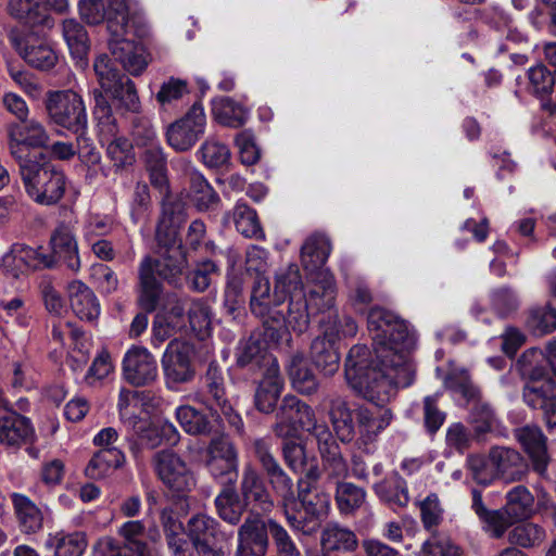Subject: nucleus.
<instances>
[{
  "label": "nucleus",
  "instance_id": "obj_1",
  "mask_svg": "<svg viewBox=\"0 0 556 556\" xmlns=\"http://www.w3.org/2000/svg\"><path fill=\"white\" fill-rule=\"evenodd\" d=\"M104 5L111 53L128 73L140 75L148 65L144 49L127 36H144V25H137L136 16L129 13L127 0H106Z\"/></svg>",
  "mask_w": 556,
  "mask_h": 556
},
{
  "label": "nucleus",
  "instance_id": "obj_2",
  "mask_svg": "<svg viewBox=\"0 0 556 556\" xmlns=\"http://www.w3.org/2000/svg\"><path fill=\"white\" fill-rule=\"evenodd\" d=\"M413 380V367L396 366L390 362L378 359L376 367L351 383L370 405H387L396 394L399 388L408 387Z\"/></svg>",
  "mask_w": 556,
  "mask_h": 556
},
{
  "label": "nucleus",
  "instance_id": "obj_3",
  "mask_svg": "<svg viewBox=\"0 0 556 556\" xmlns=\"http://www.w3.org/2000/svg\"><path fill=\"white\" fill-rule=\"evenodd\" d=\"M45 109L52 125L66 129L76 136V141L88 143V117L83 97L72 89L48 91Z\"/></svg>",
  "mask_w": 556,
  "mask_h": 556
},
{
  "label": "nucleus",
  "instance_id": "obj_4",
  "mask_svg": "<svg viewBox=\"0 0 556 556\" xmlns=\"http://www.w3.org/2000/svg\"><path fill=\"white\" fill-rule=\"evenodd\" d=\"M20 176L26 194L37 204L53 205L65 192L66 178L63 172L35 160L18 164Z\"/></svg>",
  "mask_w": 556,
  "mask_h": 556
},
{
  "label": "nucleus",
  "instance_id": "obj_5",
  "mask_svg": "<svg viewBox=\"0 0 556 556\" xmlns=\"http://www.w3.org/2000/svg\"><path fill=\"white\" fill-rule=\"evenodd\" d=\"M275 417L276 421L271 426V430L276 437L281 439L292 438L299 430H303L316 440L321 435L320 433L330 429L326 422L317 420L315 410L311 405L293 394H287L282 397Z\"/></svg>",
  "mask_w": 556,
  "mask_h": 556
},
{
  "label": "nucleus",
  "instance_id": "obj_6",
  "mask_svg": "<svg viewBox=\"0 0 556 556\" xmlns=\"http://www.w3.org/2000/svg\"><path fill=\"white\" fill-rule=\"evenodd\" d=\"M93 115L98 123L100 140L106 143L109 157L118 167L131 165L135 161L132 144L125 137L117 136L118 127L112 108L101 91L94 90Z\"/></svg>",
  "mask_w": 556,
  "mask_h": 556
},
{
  "label": "nucleus",
  "instance_id": "obj_7",
  "mask_svg": "<svg viewBox=\"0 0 556 556\" xmlns=\"http://www.w3.org/2000/svg\"><path fill=\"white\" fill-rule=\"evenodd\" d=\"M334 304V287L331 280L315 285L308 298L304 292H296L289 301L286 325L298 333H303L309 325V317L317 312L330 309Z\"/></svg>",
  "mask_w": 556,
  "mask_h": 556
},
{
  "label": "nucleus",
  "instance_id": "obj_8",
  "mask_svg": "<svg viewBox=\"0 0 556 556\" xmlns=\"http://www.w3.org/2000/svg\"><path fill=\"white\" fill-rule=\"evenodd\" d=\"M179 226L176 223L159 220L155 240L160 257L153 260L157 276L173 281L182 274L187 264L185 250L179 238Z\"/></svg>",
  "mask_w": 556,
  "mask_h": 556
},
{
  "label": "nucleus",
  "instance_id": "obj_9",
  "mask_svg": "<svg viewBox=\"0 0 556 556\" xmlns=\"http://www.w3.org/2000/svg\"><path fill=\"white\" fill-rule=\"evenodd\" d=\"M393 413L384 404L361 405L355 409V445L366 454L377 448L379 435L391 425Z\"/></svg>",
  "mask_w": 556,
  "mask_h": 556
},
{
  "label": "nucleus",
  "instance_id": "obj_10",
  "mask_svg": "<svg viewBox=\"0 0 556 556\" xmlns=\"http://www.w3.org/2000/svg\"><path fill=\"white\" fill-rule=\"evenodd\" d=\"M151 465L156 477L173 493L185 494L195 486L193 472L173 450L164 448L153 454Z\"/></svg>",
  "mask_w": 556,
  "mask_h": 556
},
{
  "label": "nucleus",
  "instance_id": "obj_11",
  "mask_svg": "<svg viewBox=\"0 0 556 556\" xmlns=\"http://www.w3.org/2000/svg\"><path fill=\"white\" fill-rule=\"evenodd\" d=\"M271 448L273 444L269 438L255 439L252 443L254 457L267 476L271 488L280 496L282 507L292 509L291 505L298 501L293 490V481L280 466Z\"/></svg>",
  "mask_w": 556,
  "mask_h": 556
},
{
  "label": "nucleus",
  "instance_id": "obj_12",
  "mask_svg": "<svg viewBox=\"0 0 556 556\" xmlns=\"http://www.w3.org/2000/svg\"><path fill=\"white\" fill-rule=\"evenodd\" d=\"M8 147L11 156L17 165L28 157L29 149L42 148L49 142V135L45 126L35 118L26 117L7 125Z\"/></svg>",
  "mask_w": 556,
  "mask_h": 556
},
{
  "label": "nucleus",
  "instance_id": "obj_13",
  "mask_svg": "<svg viewBox=\"0 0 556 556\" xmlns=\"http://www.w3.org/2000/svg\"><path fill=\"white\" fill-rule=\"evenodd\" d=\"M193 356L194 349L190 343L178 339H174L168 343L163 353L161 364L166 386L169 389L193 380L195 376V368L192 362Z\"/></svg>",
  "mask_w": 556,
  "mask_h": 556
},
{
  "label": "nucleus",
  "instance_id": "obj_14",
  "mask_svg": "<svg viewBox=\"0 0 556 556\" xmlns=\"http://www.w3.org/2000/svg\"><path fill=\"white\" fill-rule=\"evenodd\" d=\"M9 41L17 54L33 68L48 72L59 62V54L51 43L35 33L11 31Z\"/></svg>",
  "mask_w": 556,
  "mask_h": 556
},
{
  "label": "nucleus",
  "instance_id": "obj_15",
  "mask_svg": "<svg viewBox=\"0 0 556 556\" xmlns=\"http://www.w3.org/2000/svg\"><path fill=\"white\" fill-rule=\"evenodd\" d=\"M205 126L204 109L194 103L182 117L168 125L166 141L177 152L188 151L204 134Z\"/></svg>",
  "mask_w": 556,
  "mask_h": 556
},
{
  "label": "nucleus",
  "instance_id": "obj_16",
  "mask_svg": "<svg viewBox=\"0 0 556 556\" xmlns=\"http://www.w3.org/2000/svg\"><path fill=\"white\" fill-rule=\"evenodd\" d=\"M238 453L226 435L213 438L205 452V467L222 483L233 482L238 476Z\"/></svg>",
  "mask_w": 556,
  "mask_h": 556
},
{
  "label": "nucleus",
  "instance_id": "obj_17",
  "mask_svg": "<svg viewBox=\"0 0 556 556\" xmlns=\"http://www.w3.org/2000/svg\"><path fill=\"white\" fill-rule=\"evenodd\" d=\"M205 390L201 393V402L207 405L212 412V416L218 418L223 415L228 422L240 430L242 420L238 414L233 412L232 406L226 397L224 377L219 367L211 363L204 377Z\"/></svg>",
  "mask_w": 556,
  "mask_h": 556
},
{
  "label": "nucleus",
  "instance_id": "obj_18",
  "mask_svg": "<svg viewBox=\"0 0 556 556\" xmlns=\"http://www.w3.org/2000/svg\"><path fill=\"white\" fill-rule=\"evenodd\" d=\"M0 266L4 275L16 279L29 269L53 267L54 258L23 243H14L2 256Z\"/></svg>",
  "mask_w": 556,
  "mask_h": 556
},
{
  "label": "nucleus",
  "instance_id": "obj_19",
  "mask_svg": "<svg viewBox=\"0 0 556 556\" xmlns=\"http://www.w3.org/2000/svg\"><path fill=\"white\" fill-rule=\"evenodd\" d=\"M123 377L134 387H147L159 377L154 355L144 346L132 345L123 358Z\"/></svg>",
  "mask_w": 556,
  "mask_h": 556
},
{
  "label": "nucleus",
  "instance_id": "obj_20",
  "mask_svg": "<svg viewBox=\"0 0 556 556\" xmlns=\"http://www.w3.org/2000/svg\"><path fill=\"white\" fill-rule=\"evenodd\" d=\"M407 337L412 339V344L404 346L402 343L403 337L397 331L390 329L386 333H376L372 337V346L377 359H383V362H390L396 366L413 367L409 363V354L415 349L416 337L413 330L409 329L406 323Z\"/></svg>",
  "mask_w": 556,
  "mask_h": 556
},
{
  "label": "nucleus",
  "instance_id": "obj_21",
  "mask_svg": "<svg viewBox=\"0 0 556 556\" xmlns=\"http://www.w3.org/2000/svg\"><path fill=\"white\" fill-rule=\"evenodd\" d=\"M323 405L336 434L334 438L342 443L354 441L356 435L355 410L350 407L348 400L340 394L332 393L323 400Z\"/></svg>",
  "mask_w": 556,
  "mask_h": 556
},
{
  "label": "nucleus",
  "instance_id": "obj_22",
  "mask_svg": "<svg viewBox=\"0 0 556 556\" xmlns=\"http://www.w3.org/2000/svg\"><path fill=\"white\" fill-rule=\"evenodd\" d=\"M266 523L260 517H249L238 530L236 556H265L268 547Z\"/></svg>",
  "mask_w": 556,
  "mask_h": 556
},
{
  "label": "nucleus",
  "instance_id": "obj_23",
  "mask_svg": "<svg viewBox=\"0 0 556 556\" xmlns=\"http://www.w3.org/2000/svg\"><path fill=\"white\" fill-rule=\"evenodd\" d=\"M35 435L30 420L14 412L7 410L0 415V445L9 448H20L29 443Z\"/></svg>",
  "mask_w": 556,
  "mask_h": 556
},
{
  "label": "nucleus",
  "instance_id": "obj_24",
  "mask_svg": "<svg viewBox=\"0 0 556 556\" xmlns=\"http://www.w3.org/2000/svg\"><path fill=\"white\" fill-rule=\"evenodd\" d=\"M319 545V552L323 554L337 556L355 552L358 546V539L350 528L339 522H328L321 529Z\"/></svg>",
  "mask_w": 556,
  "mask_h": 556
},
{
  "label": "nucleus",
  "instance_id": "obj_25",
  "mask_svg": "<svg viewBox=\"0 0 556 556\" xmlns=\"http://www.w3.org/2000/svg\"><path fill=\"white\" fill-rule=\"evenodd\" d=\"M52 253L50 254L56 261H62L68 269L77 273L80 268V258L78 253V243L72 227L67 224H60L52 232L50 238Z\"/></svg>",
  "mask_w": 556,
  "mask_h": 556
},
{
  "label": "nucleus",
  "instance_id": "obj_26",
  "mask_svg": "<svg viewBox=\"0 0 556 556\" xmlns=\"http://www.w3.org/2000/svg\"><path fill=\"white\" fill-rule=\"evenodd\" d=\"M515 438L522 445L532 460L533 468L544 473L548 464L546 438L536 426L527 425L515 430Z\"/></svg>",
  "mask_w": 556,
  "mask_h": 556
},
{
  "label": "nucleus",
  "instance_id": "obj_27",
  "mask_svg": "<svg viewBox=\"0 0 556 556\" xmlns=\"http://www.w3.org/2000/svg\"><path fill=\"white\" fill-rule=\"evenodd\" d=\"M311 357L315 366L325 375H333L339 369L340 356L336 348L333 329H323V334L313 340Z\"/></svg>",
  "mask_w": 556,
  "mask_h": 556
},
{
  "label": "nucleus",
  "instance_id": "obj_28",
  "mask_svg": "<svg viewBox=\"0 0 556 556\" xmlns=\"http://www.w3.org/2000/svg\"><path fill=\"white\" fill-rule=\"evenodd\" d=\"M67 296L75 315L88 321L96 320L101 312L94 292L81 280H73L67 285Z\"/></svg>",
  "mask_w": 556,
  "mask_h": 556
},
{
  "label": "nucleus",
  "instance_id": "obj_29",
  "mask_svg": "<svg viewBox=\"0 0 556 556\" xmlns=\"http://www.w3.org/2000/svg\"><path fill=\"white\" fill-rule=\"evenodd\" d=\"M262 375L263 378L254 396L255 406L264 414H271L275 412L278 399L282 392L283 379L279 367H275V365L266 369Z\"/></svg>",
  "mask_w": 556,
  "mask_h": 556
},
{
  "label": "nucleus",
  "instance_id": "obj_30",
  "mask_svg": "<svg viewBox=\"0 0 556 556\" xmlns=\"http://www.w3.org/2000/svg\"><path fill=\"white\" fill-rule=\"evenodd\" d=\"M153 258L147 256L139 266V296L138 302L146 312H153L159 305L162 286L156 279Z\"/></svg>",
  "mask_w": 556,
  "mask_h": 556
},
{
  "label": "nucleus",
  "instance_id": "obj_31",
  "mask_svg": "<svg viewBox=\"0 0 556 556\" xmlns=\"http://www.w3.org/2000/svg\"><path fill=\"white\" fill-rule=\"evenodd\" d=\"M11 501L14 515L23 533L33 534L41 530L43 514L28 496L14 492L11 494Z\"/></svg>",
  "mask_w": 556,
  "mask_h": 556
},
{
  "label": "nucleus",
  "instance_id": "obj_32",
  "mask_svg": "<svg viewBox=\"0 0 556 556\" xmlns=\"http://www.w3.org/2000/svg\"><path fill=\"white\" fill-rule=\"evenodd\" d=\"M522 400L533 409L548 407L556 401V382L548 375L527 380L522 389Z\"/></svg>",
  "mask_w": 556,
  "mask_h": 556
},
{
  "label": "nucleus",
  "instance_id": "obj_33",
  "mask_svg": "<svg viewBox=\"0 0 556 556\" xmlns=\"http://www.w3.org/2000/svg\"><path fill=\"white\" fill-rule=\"evenodd\" d=\"M369 331L376 333H388L390 329L397 331L404 336L402 343L404 346L412 344V339L407 337L406 321L401 319L396 314L380 306H374L369 309L367 316Z\"/></svg>",
  "mask_w": 556,
  "mask_h": 556
},
{
  "label": "nucleus",
  "instance_id": "obj_34",
  "mask_svg": "<svg viewBox=\"0 0 556 556\" xmlns=\"http://www.w3.org/2000/svg\"><path fill=\"white\" fill-rule=\"evenodd\" d=\"M320 434L321 435L316 439V442L330 475L337 478L346 477L349 468L332 431L329 429L327 432Z\"/></svg>",
  "mask_w": 556,
  "mask_h": 556
},
{
  "label": "nucleus",
  "instance_id": "obj_35",
  "mask_svg": "<svg viewBox=\"0 0 556 556\" xmlns=\"http://www.w3.org/2000/svg\"><path fill=\"white\" fill-rule=\"evenodd\" d=\"M489 459L493 464L496 476L501 475L510 480H519L522 473V457L514 448L494 446L490 450Z\"/></svg>",
  "mask_w": 556,
  "mask_h": 556
},
{
  "label": "nucleus",
  "instance_id": "obj_36",
  "mask_svg": "<svg viewBox=\"0 0 556 556\" xmlns=\"http://www.w3.org/2000/svg\"><path fill=\"white\" fill-rule=\"evenodd\" d=\"M241 494L247 503H256L264 511L273 507L269 493L267 492L262 479L257 471L251 466L247 465L243 469L241 480Z\"/></svg>",
  "mask_w": 556,
  "mask_h": 556
},
{
  "label": "nucleus",
  "instance_id": "obj_37",
  "mask_svg": "<svg viewBox=\"0 0 556 556\" xmlns=\"http://www.w3.org/2000/svg\"><path fill=\"white\" fill-rule=\"evenodd\" d=\"M329 238L321 233L312 235L306 239L301 250L303 266L308 270H315L324 266L331 253Z\"/></svg>",
  "mask_w": 556,
  "mask_h": 556
},
{
  "label": "nucleus",
  "instance_id": "obj_38",
  "mask_svg": "<svg viewBox=\"0 0 556 556\" xmlns=\"http://www.w3.org/2000/svg\"><path fill=\"white\" fill-rule=\"evenodd\" d=\"M125 454L116 447H106L97 452L89 460L85 472L91 479H102L112 470L125 464Z\"/></svg>",
  "mask_w": 556,
  "mask_h": 556
},
{
  "label": "nucleus",
  "instance_id": "obj_39",
  "mask_svg": "<svg viewBox=\"0 0 556 556\" xmlns=\"http://www.w3.org/2000/svg\"><path fill=\"white\" fill-rule=\"evenodd\" d=\"M142 444L151 450L162 445L175 446L180 440L177 428L168 420L154 422L139 432Z\"/></svg>",
  "mask_w": 556,
  "mask_h": 556
},
{
  "label": "nucleus",
  "instance_id": "obj_40",
  "mask_svg": "<svg viewBox=\"0 0 556 556\" xmlns=\"http://www.w3.org/2000/svg\"><path fill=\"white\" fill-rule=\"evenodd\" d=\"M551 366V351L547 345V354L539 349L525 351L516 363V370L525 381L547 376L546 366Z\"/></svg>",
  "mask_w": 556,
  "mask_h": 556
},
{
  "label": "nucleus",
  "instance_id": "obj_41",
  "mask_svg": "<svg viewBox=\"0 0 556 556\" xmlns=\"http://www.w3.org/2000/svg\"><path fill=\"white\" fill-rule=\"evenodd\" d=\"M288 375L294 390L303 395H312L318 390V380L308 368L303 355L294 354L288 365Z\"/></svg>",
  "mask_w": 556,
  "mask_h": 556
},
{
  "label": "nucleus",
  "instance_id": "obj_42",
  "mask_svg": "<svg viewBox=\"0 0 556 556\" xmlns=\"http://www.w3.org/2000/svg\"><path fill=\"white\" fill-rule=\"evenodd\" d=\"M238 365L241 367L258 368L262 374L274 366L279 367L277 359L264 351L262 344L256 340H248L241 344L237 354Z\"/></svg>",
  "mask_w": 556,
  "mask_h": 556
},
{
  "label": "nucleus",
  "instance_id": "obj_43",
  "mask_svg": "<svg viewBox=\"0 0 556 556\" xmlns=\"http://www.w3.org/2000/svg\"><path fill=\"white\" fill-rule=\"evenodd\" d=\"M190 201L200 212H206L216 207L219 203V195L197 170L190 173V187L188 193Z\"/></svg>",
  "mask_w": 556,
  "mask_h": 556
},
{
  "label": "nucleus",
  "instance_id": "obj_44",
  "mask_svg": "<svg viewBox=\"0 0 556 556\" xmlns=\"http://www.w3.org/2000/svg\"><path fill=\"white\" fill-rule=\"evenodd\" d=\"M213 114L219 124L231 128L243 126L250 115L247 108L228 97L214 100Z\"/></svg>",
  "mask_w": 556,
  "mask_h": 556
},
{
  "label": "nucleus",
  "instance_id": "obj_45",
  "mask_svg": "<svg viewBox=\"0 0 556 556\" xmlns=\"http://www.w3.org/2000/svg\"><path fill=\"white\" fill-rule=\"evenodd\" d=\"M366 491L352 482L337 483L334 501L341 515L353 516L366 504Z\"/></svg>",
  "mask_w": 556,
  "mask_h": 556
},
{
  "label": "nucleus",
  "instance_id": "obj_46",
  "mask_svg": "<svg viewBox=\"0 0 556 556\" xmlns=\"http://www.w3.org/2000/svg\"><path fill=\"white\" fill-rule=\"evenodd\" d=\"M374 490L381 501L392 507H405L409 502L406 482L397 473L376 483Z\"/></svg>",
  "mask_w": 556,
  "mask_h": 556
},
{
  "label": "nucleus",
  "instance_id": "obj_47",
  "mask_svg": "<svg viewBox=\"0 0 556 556\" xmlns=\"http://www.w3.org/2000/svg\"><path fill=\"white\" fill-rule=\"evenodd\" d=\"M103 91L115 102L117 108L127 112L138 113L141 104L135 83L127 76L116 80L114 86Z\"/></svg>",
  "mask_w": 556,
  "mask_h": 556
},
{
  "label": "nucleus",
  "instance_id": "obj_48",
  "mask_svg": "<svg viewBox=\"0 0 556 556\" xmlns=\"http://www.w3.org/2000/svg\"><path fill=\"white\" fill-rule=\"evenodd\" d=\"M504 508L517 521L529 518L534 513V496L525 485H516L506 496Z\"/></svg>",
  "mask_w": 556,
  "mask_h": 556
},
{
  "label": "nucleus",
  "instance_id": "obj_49",
  "mask_svg": "<svg viewBox=\"0 0 556 556\" xmlns=\"http://www.w3.org/2000/svg\"><path fill=\"white\" fill-rule=\"evenodd\" d=\"M175 416L181 428L192 435H208L213 431V424L202 412L190 405L176 408Z\"/></svg>",
  "mask_w": 556,
  "mask_h": 556
},
{
  "label": "nucleus",
  "instance_id": "obj_50",
  "mask_svg": "<svg viewBox=\"0 0 556 556\" xmlns=\"http://www.w3.org/2000/svg\"><path fill=\"white\" fill-rule=\"evenodd\" d=\"M53 547L55 556H81L87 547V539L83 532L55 533L46 542Z\"/></svg>",
  "mask_w": 556,
  "mask_h": 556
},
{
  "label": "nucleus",
  "instance_id": "obj_51",
  "mask_svg": "<svg viewBox=\"0 0 556 556\" xmlns=\"http://www.w3.org/2000/svg\"><path fill=\"white\" fill-rule=\"evenodd\" d=\"M232 219L238 232L245 238L263 239L265 237L255 210L243 202H237Z\"/></svg>",
  "mask_w": 556,
  "mask_h": 556
},
{
  "label": "nucleus",
  "instance_id": "obj_52",
  "mask_svg": "<svg viewBox=\"0 0 556 556\" xmlns=\"http://www.w3.org/2000/svg\"><path fill=\"white\" fill-rule=\"evenodd\" d=\"M296 292H304L296 265H290L276 274L275 303L281 304L287 298L292 300Z\"/></svg>",
  "mask_w": 556,
  "mask_h": 556
},
{
  "label": "nucleus",
  "instance_id": "obj_53",
  "mask_svg": "<svg viewBox=\"0 0 556 556\" xmlns=\"http://www.w3.org/2000/svg\"><path fill=\"white\" fill-rule=\"evenodd\" d=\"M62 34L72 56L84 59L89 50V38L85 27L76 20L68 18L62 23Z\"/></svg>",
  "mask_w": 556,
  "mask_h": 556
},
{
  "label": "nucleus",
  "instance_id": "obj_54",
  "mask_svg": "<svg viewBox=\"0 0 556 556\" xmlns=\"http://www.w3.org/2000/svg\"><path fill=\"white\" fill-rule=\"evenodd\" d=\"M144 163L150 180L160 190L167 189L166 157L160 142L144 148Z\"/></svg>",
  "mask_w": 556,
  "mask_h": 556
},
{
  "label": "nucleus",
  "instance_id": "obj_55",
  "mask_svg": "<svg viewBox=\"0 0 556 556\" xmlns=\"http://www.w3.org/2000/svg\"><path fill=\"white\" fill-rule=\"evenodd\" d=\"M278 305L275 303V292L270 294L269 280L264 275L255 276L250 301L252 313L264 318L269 315L271 306Z\"/></svg>",
  "mask_w": 556,
  "mask_h": 556
},
{
  "label": "nucleus",
  "instance_id": "obj_56",
  "mask_svg": "<svg viewBox=\"0 0 556 556\" xmlns=\"http://www.w3.org/2000/svg\"><path fill=\"white\" fill-rule=\"evenodd\" d=\"M214 503L218 516L224 521L232 526L240 522L244 507L233 488H224L216 496Z\"/></svg>",
  "mask_w": 556,
  "mask_h": 556
},
{
  "label": "nucleus",
  "instance_id": "obj_57",
  "mask_svg": "<svg viewBox=\"0 0 556 556\" xmlns=\"http://www.w3.org/2000/svg\"><path fill=\"white\" fill-rule=\"evenodd\" d=\"M9 14L30 26L42 24L46 11L40 0H12L8 4Z\"/></svg>",
  "mask_w": 556,
  "mask_h": 556
},
{
  "label": "nucleus",
  "instance_id": "obj_58",
  "mask_svg": "<svg viewBox=\"0 0 556 556\" xmlns=\"http://www.w3.org/2000/svg\"><path fill=\"white\" fill-rule=\"evenodd\" d=\"M292 509L283 508L286 519L289 526L294 530L303 533L304 535H313L320 527L321 517L306 514L300 509V504L295 501Z\"/></svg>",
  "mask_w": 556,
  "mask_h": 556
},
{
  "label": "nucleus",
  "instance_id": "obj_59",
  "mask_svg": "<svg viewBox=\"0 0 556 556\" xmlns=\"http://www.w3.org/2000/svg\"><path fill=\"white\" fill-rule=\"evenodd\" d=\"M545 539L544 528L533 522L520 523L509 533L510 542L525 548L539 546Z\"/></svg>",
  "mask_w": 556,
  "mask_h": 556
},
{
  "label": "nucleus",
  "instance_id": "obj_60",
  "mask_svg": "<svg viewBox=\"0 0 556 556\" xmlns=\"http://www.w3.org/2000/svg\"><path fill=\"white\" fill-rule=\"evenodd\" d=\"M251 274L245 270L231 268L227 275V285L225 289V306L229 313H232L237 305L243 300L244 286Z\"/></svg>",
  "mask_w": 556,
  "mask_h": 556
},
{
  "label": "nucleus",
  "instance_id": "obj_61",
  "mask_svg": "<svg viewBox=\"0 0 556 556\" xmlns=\"http://www.w3.org/2000/svg\"><path fill=\"white\" fill-rule=\"evenodd\" d=\"M527 327L535 336H544L556 330V309L549 306L533 307L529 311Z\"/></svg>",
  "mask_w": 556,
  "mask_h": 556
},
{
  "label": "nucleus",
  "instance_id": "obj_62",
  "mask_svg": "<svg viewBox=\"0 0 556 556\" xmlns=\"http://www.w3.org/2000/svg\"><path fill=\"white\" fill-rule=\"evenodd\" d=\"M218 521L205 514H197L188 521V535L193 544L208 542L215 538L218 530Z\"/></svg>",
  "mask_w": 556,
  "mask_h": 556
},
{
  "label": "nucleus",
  "instance_id": "obj_63",
  "mask_svg": "<svg viewBox=\"0 0 556 556\" xmlns=\"http://www.w3.org/2000/svg\"><path fill=\"white\" fill-rule=\"evenodd\" d=\"M198 154L202 162L210 168H218L230 160L229 148L219 140L210 137L200 147Z\"/></svg>",
  "mask_w": 556,
  "mask_h": 556
},
{
  "label": "nucleus",
  "instance_id": "obj_64",
  "mask_svg": "<svg viewBox=\"0 0 556 556\" xmlns=\"http://www.w3.org/2000/svg\"><path fill=\"white\" fill-rule=\"evenodd\" d=\"M419 509L424 528L431 534L438 533L437 529L443 521L444 516L439 496L435 493H430L419 503Z\"/></svg>",
  "mask_w": 556,
  "mask_h": 556
}]
</instances>
